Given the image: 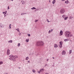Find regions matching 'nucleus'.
Returning a JSON list of instances; mask_svg holds the SVG:
<instances>
[{
	"label": "nucleus",
	"instance_id": "obj_36",
	"mask_svg": "<svg viewBox=\"0 0 74 74\" xmlns=\"http://www.w3.org/2000/svg\"><path fill=\"white\" fill-rule=\"evenodd\" d=\"M18 34L19 36H21V33H20Z\"/></svg>",
	"mask_w": 74,
	"mask_h": 74
},
{
	"label": "nucleus",
	"instance_id": "obj_10",
	"mask_svg": "<svg viewBox=\"0 0 74 74\" xmlns=\"http://www.w3.org/2000/svg\"><path fill=\"white\" fill-rule=\"evenodd\" d=\"M58 47V45L56 44H55L54 45V48H57Z\"/></svg>",
	"mask_w": 74,
	"mask_h": 74
},
{
	"label": "nucleus",
	"instance_id": "obj_47",
	"mask_svg": "<svg viewBox=\"0 0 74 74\" xmlns=\"http://www.w3.org/2000/svg\"><path fill=\"white\" fill-rule=\"evenodd\" d=\"M11 25V24H10V26Z\"/></svg>",
	"mask_w": 74,
	"mask_h": 74
},
{
	"label": "nucleus",
	"instance_id": "obj_21",
	"mask_svg": "<svg viewBox=\"0 0 74 74\" xmlns=\"http://www.w3.org/2000/svg\"><path fill=\"white\" fill-rule=\"evenodd\" d=\"M32 71L33 73H35L36 72V71H35V70L33 69Z\"/></svg>",
	"mask_w": 74,
	"mask_h": 74
},
{
	"label": "nucleus",
	"instance_id": "obj_51",
	"mask_svg": "<svg viewBox=\"0 0 74 74\" xmlns=\"http://www.w3.org/2000/svg\"><path fill=\"white\" fill-rule=\"evenodd\" d=\"M49 2L50 3L51 2V1H49Z\"/></svg>",
	"mask_w": 74,
	"mask_h": 74
},
{
	"label": "nucleus",
	"instance_id": "obj_46",
	"mask_svg": "<svg viewBox=\"0 0 74 74\" xmlns=\"http://www.w3.org/2000/svg\"><path fill=\"white\" fill-rule=\"evenodd\" d=\"M62 1H65V0H62Z\"/></svg>",
	"mask_w": 74,
	"mask_h": 74
},
{
	"label": "nucleus",
	"instance_id": "obj_55",
	"mask_svg": "<svg viewBox=\"0 0 74 74\" xmlns=\"http://www.w3.org/2000/svg\"><path fill=\"white\" fill-rule=\"evenodd\" d=\"M19 33H20V32H19Z\"/></svg>",
	"mask_w": 74,
	"mask_h": 74
},
{
	"label": "nucleus",
	"instance_id": "obj_22",
	"mask_svg": "<svg viewBox=\"0 0 74 74\" xmlns=\"http://www.w3.org/2000/svg\"><path fill=\"white\" fill-rule=\"evenodd\" d=\"M3 62H0V64H3Z\"/></svg>",
	"mask_w": 74,
	"mask_h": 74
},
{
	"label": "nucleus",
	"instance_id": "obj_25",
	"mask_svg": "<svg viewBox=\"0 0 74 74\" xmlns=\"http://www.w3.org/2000/svg\"><path fill=\"white\" fill-rule=\"evenodd\" d=\"M65 16H66L65 15H64L62 16V17L64 18H65Z\"/></svg>",
	"mask_w": 74,
	"mask_h": 74
},
{
	"label": "nucleus",
	"instance_id": "obj_1",
	"mask_svg": "<svg viewBox=\"0 0 74 74\" xmlns=\"http://www.w3.org/2000/svg\"><path fill=\"white\" fill-rule=\"evenodd\" d=\"M44 44V43L42 41L38 42L36 43L37 46H42Z\"/></svg>",
	"mask_w": 74,
	"mask_h": 74
},
{
	"label": "nucleus",
	"instance_id": "obj_28",
	"mask_svg": "<svg viewBox=\"0 0 74 74\" xmlns=\"http://www.w3.org/2000/svg\"><path fill=\"white\" fill-rule=\"evenodd\" d=\"M3 14H6V12H3Z\"/></svg>",
	"mask_w": 74,
	"mask_h": 74
},
{
	"label": "nucleus",
	"instance_id": "obj_18",
	"mask_svg": "<svg viewBox=\"0 0 74 74\" xmlns=\"http://www.w3.org/2000/svg\"><path fill=\"white\" fill-rule=\"evenodd\" d=\"M71 52H72V50H70L69 53L70 54V53H71Z\"/></svg>",
	"mask_w": 74,
	"mask_h": 74
},
{
	"label": "nucleus",
	"instance_id": "obj_44",
	"mask_svg": "<svg viewBox=\"0 0 74 74\" xmlns=\"http://www.w3.org/2000/svg\"><path fill=\"white\" fill-rule=\"evenodd\" d=\"M28 62H29V63H30V61H28Z\"/></svg>",
	"mask_w": 74,
	"mask_h": 74
},
{
	"label": "nucleus",
	"instance_id": "obj_16",
	"mask_svg": "<svg viewBox=\"0 0 74 74\" xmlns=\"http://www.w3.org/2000/svg\"><path fill=\"white\" fill-rule=\"evenodd\" d=\"M62 45H59V47H60V48H62Z\"/></svg>",
	"mask_w": 74,
	"mask_h": 74
},
{
	"label": "nucleus",
	"instance_id": "obj_43",
	"mask_svg": "<svg viewBox=\"0 0 74 74\" xmlns=\"http://www.w3.org/2000/svg\"><path fill=\"white\" fill-rule=\"evenodd\" d=\"M45 74H49V73H46Z\"/></svg>",
	"mask_w": 74,
	"mask_h": 74
},
{
	"label": "nucleus",
	"instance_id": "obj_2",
	"mask_svg": "<svg viewBox=\"0 0 74 74\" xmlns=\"http://www.w3.org/2000/svg\"><path fill=\"white\" fill-rule=\"evenodd\" d=\"M70 34V32H69V31H66L65 33V36L66 37H69V36Z\"/></svg>",
	"mask_w": 74,
	"mask_h": 74
},
{
	"label": "nucleus",
	"instance_id": "obj_39",
	"mask_svg": "<svg viewBox=\"0 0 74 74\" xmlns=\"http://www.w3.org/2000/svg\"><path fill=\"white\" fill-rule=\"evenodd\" d=\"M9 28H10V29H11V27L10 26H9Z\"/></svg>",
	"mask_w": 74,
	"mask_h": 74
},
{
	"label": "nucleus",
	"instance_id": "obj_40",
	"mask_svg": "<svg viewBox=\"0 0 74 74\" xmlns=\"http://www.w3.org/2000/svg\"><path fill=\"white\" fill-rule=\"evenodd\" d=\"M47 21L48 22H49V21H48V19L47 20Z\"/></svg>",
	"mask_w": 74,
	"mask_h": 74
},
{
	"label": "nucleus",
	"instance_id": "obj_31",
	"mask_svg": "<svg viewBox=\"0 0 74 74\" xmlns=\"http://www.w3.org/2000/svg\"><path fill=\"white\" fill-rule=\"evenodd\" d=\"M51 30H49V34L50 33H51Z\"/></svg>",
	"mask_w": 74,
	"mask_h": 74
},
{
	"label": "nucleus",
	"instance_id": "obj_52",
	"mask_svg": "<svg viewBox=\"0 0 74 74\" xmlns=\"http://www.w3.org/2000/svg\"><path fill=\"white\" fill-rule=\"evenodd\" d=\"M53 59H54V57H53Z\"/></svg>",
	"mask_w": 74,
	"mask_h": 74
},
{
	"label": "nucleus",
	"instance_id": "obj_49",
	"mask_svg": "<svg viewBox=\"0 0 74 74\" xmlns=\"http://www.w3.org/2000/svg\"><path fill=\"white\" fill-rule=\"evenodd\" d=\"M47 61H48V59L47 60Z\"/></svg>",
	"mask_w": 74,
	"mask_h": 74
},
{
	"label": "nucleus",
	"instance_id": "obj_19",
	"mask_svg": "<svg viewBox=\"0 0 74 74\" xmlns=\"http://www.w3.org/2000/svg\"><path fill=\"white\" fill-rule=\"evenodd\" d=\"M60 43L61 45H62V44H63V42H60Z\"/></svg>",
	"mask_w": 74,
	"mask_h": 74
},
{
	"label": "nucleus",
	"instance_id": "obj_57",
	"mask_svg": "<svg viewBox=\"0 0 74 74\" xmlns=\"http://www.w3.org/2000/svg\"><path fill=\"white\" fill-rule=\"evenodd\" d=\"M6 74H7V73H6Z\"/></svg>",
	"mask_w": 74,
	"mask_h": 74
},
{
	"label": "nucleus",
	"instance_id": "obj_20",
	"mask_svg": "<svg viewBox=\"0 0 74 74\" xmlns=\"http://www.w3.org/2000/svg\"><path fill=\"white\" fill-rule=\"evenodd\" d=\"M68 18V17H65L64 19V20H67V19Z\"/></svg>",
	"mask_w": 74,
	"mask_h": 74
},
{
	"label": "nucleus",
	"instance_id": "obj_34",
	"mask_svg": "<svg viewBox=\"0 0 74 74\" xmlns=\"http://www.w3.org/2000/svg\"><path fill=\"white\" fill-rule=\"evenodd\" d=\"M28 36H29V37H30V34H28Z\"/></svg>",
	"mask_w": 74,
	"mask_h": 74
},
{
	"label": "nucleus",
	"instance_id": "obj_38",
	"mask_svg": "<svg viewBox=\"0 0 74 74\" xmlns=\"http://www.w3.org/2000/svg\"><path fill=\"white\" fill-rule=\"evenodd\" d=\"M64 41H67L66 40V39H65L64 40Z\"/></svg>",
	"mask_w": 74,
	"mask_h": 74
},
{
	"label": "nucleus",
	"instance_id": "obj_13",
	"mask_svg": "<svg viewBox=\"0 0 74 74\" xmlns=\"http://www.w3.org/2000/svg\"><path fill=\"white\" fill-rule=\"evenodd\" d=\"M55 0H53L52 2L53 4H54V3H55Z\"/></svg>",
	"mask_w": 74,
	"mask_h": 74
},
{
	"label": "nucleus",
	"instance_id": "obj_8",
	"mask_svg": "<svg viewBox=\"0 0 74 74\" xmlns=\"http://www.w3.org/2000/svg\"><path fill=\"white\" fill-rule=\"evenodd\" d=\"M63 34V31L61 30L60 32V36H62Z\"/></svg>",
	"mask_w": 74,
	"mask_h": 74
},
{
	"label": "nucleus",
	"instance_id": "obj_9",
	"mask_svg": "<svg viewBox=\"0 0 74 74\" xmlns=\"http://www.w3.org/2000/svg\"><path fill=\"white\" fill-rule=\"evenodd\" d=\"M43 71H44V69H42L40 70V72H38V73H40V72H42Z\"/></svg>",
	"mask_w": 74,
	"mask_h": 74
},
{
	"label": "nucleus",
	"instance_id": "obj_17",
	"mask_svg": "<svg viewBox=\"0 0 74 74\" xmlns=\"http://www.w3.org/2000/svg\"><path fill=\"white\" fill-rule=\"evenodd\" d=\"M31 10H34V9H36L35 7H33L32 8H31Z\"/></svg>",
	"mask_w": 74,
	"mask_h": 74
},
{
	"label": "nucleus",
	"instance_id": "obj_5",
	"mask_svg": "<svg viewBox=\"0 0 74 74\" xmlns=\"http://www.w3.org/2000/svg\"><path fill=\"white\" fill-rule=\"evenodd\" d=\"M10 57H12V58H18V56H14L12 55H10Z\"/></svg>",
	"mask_w": 74,
	"mask_h": 74
},
{
	"label": "nucleus",
	"instance_id": "obj_54",
	"mask_svg": "<svg viewBox=\"0 0 74 74\" xmlns=\"http://www.w3.org/2000/svg\"><path fill=\"white\" fill-rule=\"evenodd\" d=\"M20 68H19V69H20Z\"/></svg>",
	"mask_w": 74,
	"mask_h": 74
},
{
	"label": "nucleus",
	"instance_id": "obj_24",
	"mask_svg": "<svg viewBox=\"0 0 74 74\" xmlns=\"http://www.w3.org/2000/svg\"><path fill=\"white\" fill-rule=\"evenodd\" d=\"M28 59H29V57H27L26 58V60H28Z\"/></svg>",
	"mask_w": 74,
	"mask_h": 74
},
{
	"label": "nucleus",
	"instance_id": "obj_42",
	"mask_svg": "<svg viewBox=\"0 0 74 74\" xmlns=\"http://www.w3.org/2000/svg\"><path fill=\"white\" fill-rule=\"evenodd\" d=\"M72 18V17H70V19H71Z\"/></svg>",
	"mask_w": 74,
	"mask_h": 74
},
{
	"label": "nucleus",
	"instance_id": "obj_53",
	"mask_svg": "<svg viewBox=\"0 0 74 74\" xmlns=\"http://www.w3.org/2000/svg\"><path fill=\"white\" fill-rule=\"evenodd\" d=\"M12 0V1H13V0Z\"/></svg>",
	"mask_w": 74,
	"mask_h": 74
},
{
	"label": "nucleus",
	"instance_id": "obj_30",
	"mask_svg": "<svg viewBox=\"0 0 74 74\" xmlns=\"http://www.w3.org/2000/svg\"><path fill=\"white\" fill-rule=\"evenodd\" d=\"M24 14H26V13H22L21 14V15H23Z\"/></svg>",
	"mask_w": 74,
	"mask_h": 74
},
{
	"label": "nucleus",
	"instance_id": "obj_33",
	"mask_svg": "<svg viewBox=\"0 0 74 74\" xmlns=\"http://www.w3.org/2000/svg\"><path fill=\"white\" fill-rule=\"evenodd\" d=\"M38 21V20H36L35 21V22H37V21Z\"/></svg>",
	"mask_w": 74,
	"mask_h": 74
},
{
	"label": "nucleus",
	"instance_id": "obj_56",
	"mask_svg": "<svg viewBox=\"0 0 74 74\" xmlns=\"http://www.w3.org/2000/svg\"><path fill=\"white\" fill-rule=\"evenodd\" d=\"M6 12H7V11H6Z\"/></svg>",
	"mask_w": 74,
	"mask_h": 74
},
{
	"label": "nucleus",
	"instance_id": "obj_14",
	"mask_svg": "<svg viewBox=\"0 0 74 74\" xmlns=\"http://www.w3.org/2000/svg\"><path fill=\"white\" fill-rule=\"evenodd\" d=\"M8 42H11V43H12V40H10L8 41Z\"/></svg>",
	"mask_w": 74,
	"mask_h": 74
},
{
	"label": "nucleus",
	"instance_id": "obj_15",
	"mask_svg": "<svg viewBox=\"0 0 74 74\" xmlns=\"http://www.w3.org/2000/svg\"><path fill=\"white\" fill-rule=\"evenodd\" d=\"M21 2L23 4H25V2H24L23 1H22Z\"/></svg>",
	"mask_w": 74,
	"mask_h": 74
},
{
	"label": "nucleus",
	"instance_id": "obj_11",
	"mask_svg": "<svg viewBox=\"0 0 74 74\" xmlns=\"http://www.w3.org/2000/svg\"><path fill=\"white\" fill-rule=\"evenodd\" d=\"M0 26L1 27H4V25H2V24H0Z\"/></svg>",
	"mask_w": 74,
	"mask_h": 74
},
{
	"label": "nucleus",
	"instance_id": "obj_4",
	"mask_svg": "<svg viewBox=\"0 0 74 74\" xmlns=\"http://www.w3.org/2000/svg\"><path fill=\"white\" fill-rule=\"evenodd\" d=\"M60 13L61 14H63V13H64V12H65V10H64V9H61L60 10Z\"/></svg>",
	"mask_w": 74,
	"mask_h": 74
},
{
	"label": "nucleus",
	"instance_id": "obj_27",
	"mask_svg": "<svg viewBox=\"0 0 74 74\" xmlns=\"http://www.w3.org/2000/svg\"><path fill=\"white\" fill-rule=\"evenodd\" d=\"M16 30H17V32H19V29L18 28L17 29H16Z\"/></svg>",
	"mask_w": 74,
	"mask_h": 74
},
{
	"label": "nucleus",
	"instance_id": "obj_50",
	"mask_svg": "<svg viewBox=\"0 0 74 74\" xmlns=\"http://www.w3.org/2000/svg\"><path fill=\"white\" fill-rule=\"evenodd\" d=\"M5 17V15H4Z\"/></svg>",
	"mask_w": 74,
	"mask_h": 74
},
{
	"label": "nucleus",
	"instance_id": "obj_3",
	"mask_svg": "<svg viewBox=\"0 0 74 74\" xmlns=\"http://www.w3.org/2000/svg\"><path fill=\"white\" fill-rule=\"evenodd\" d=\"M9 59L11 60H13V62H15V61H16L15 59L14 58H13L12 57H10V58Z\"/></svg>",
	"mask_w": 74,
	"mask_h": 74
},
{
	"label": "nucleus",
	"instance_id": "obj_26",
	"mask_svg": "<svg viewBox=\"0 0 74 74\" xmlns=\"http://www.w3.org/2000/svg\"><path fill=\"white\" fill-rule=\"evenodd\" d=\"M69 37H72L73 35L71 34H69Z\"/></svg>",
	"mask_w": 74,
	"mask_h": 74
},
{
	"label": "nucleus",
	"instance_id": "obj_32",
	"mask_svg": "<svg viewBox=\"0 0 74 74\" xmlns=\"http://www.w3.org/2000/svg\"><path fill=\"white\" fill-rule=\"evenodd\" d=\"M66 41H69V39H66Z\"/></svg>",
	"mask_w": 74,
	"mask_h": 74
},
{
	"label": "nucleus",
	"instance_id": "obj_6",
	"mask_svg": "<svg viewBox=\"0 0 74 74\" xmlns=\"http://www.w3.org/2000/svg\"><path fill=\"white\" fill-rule=\"evenodd\" d=\"M66 53L65 52V51L63 50L62 52V55H64L66 54Z\"/></svg>",
	"mask_w": 74,
	"mask_h": 74
},
{
	"label": "nucleus",
	"instance_id": "obj_29",
	"mask_svg": "<svg viewBox=\"0 0 74 74\" xmlns=\"http://www.w3.org/2000/svg\"><path fill=\"white\" fill-rule=\"evenodd\" d=\"M26 41L27 42H29V39H26Z\"/></svg>",
	"mask_w": 74,
	"mask_h": 74
},
{
	"label": "nucleus",
	"instance_id": "obj_41",
	"mask_svg": "<svg viewBox=\"0 0 74 74\" xmlns=\"http://www.w3.org/2000/svg\"><path fill=\"white\" fill-rule=\"evenodd\" d=\"M51 32H52V31H53V29H51Z\"/></svg>",
	"mask_w": 74,
	"mask_h": 74
},
{
	"label": "nucleus",
	"instance_id": "obj_35",
	"mask_svg": "<svg viewBox=\"0 0 74 74\" xmlns=\"http://www.w3.org/2000/svg\"><path fill=\"white\" fill-rule=\"evenodd\" d=\"M36 10V11H38V10H39V9H37Z\"/></svg>",
	"mask_w": 74,
	"mask_h": 74
},
{
	"label": "nucleus",
	"instance_id": "obj_45",
	"mask_svg": "<svg viewBox=\"0 0 74 74\" xmlns=\"http://www.w3.org/2000/svg\"><path fill=\"white\" fill-rule=\"evenodd\" d=\"M47 66V64H46L45 65V66Z\"/></svg>",
	"mask_w": 74,
	"mask_h": 74
},
{
	"label": "nucleus",
	"instance_id": "obj_12",
	"mask_svg": "<svg viewBox=\"0 0 74 74\" xmlns=\"http://www.w3.org/2000/svg\"><path fill=\"white\" fill-rule=\"evenodd\" d=\"M65 3L66 4H68L69 3V2L68 1H65Z\"/></svg>",
	"mask_w": 74,
	"mask_h": 74
},
{
	"label": "nucleus",
	"instance_id": "obj_37",
	"mask_svg": "<svg viewBox=\"0 0 74 74\" xmlns=\"http://www.w3.org/2000/svg\"><path fill=\"white\" fill-rule=\"evenodd\" d=\"M9 9H10V8L9 7V6H8V10H9Z\"/></svg>",
	"mask_w": 74,
	"mask_h": 74
},
{
	"label": "nucleus",
	"instance_id": "obj_23",
	"mask_svg": "<svg viewBox=\"0 0 74 74\" xmlns=\"http://www.w3.org/2000/svg\"><path fill=\"white\" fill-rule=\"evenodd\" d=\"M21 45V44L20 43H18V46L19 47Z\"/></svg>",
	"mask_w": 74,
	"mask_h": 74
},
{
	"label": "nucleus",
	"instance_id": "obj_48",
	"mask_svg": "<svg viewBox=\"0 0 74 74\" xmlns=\"http://www.w3.org/2000/svg\"><path fill=\"white\" fill-rule=\"evenodd\" d=\"M70 41H72V40H70Z\"/></svg>",
	"mask_w": 74,
	"mask_h": 74
},
{
	"label": "nucleus",
	"instance_id": "obj_7",
	"mask_svg": "<svg viewBox=\"0 0 74 74\" xmlns=\"http://www.w3.org/2000/svg\"><path fill=\"white\" fill-rule=\"evenodd\" d=\"M10 50H9V49H8L7 50V54L9 55H10Z\"/></svg>",
	"mask_w": 74,
	"mask_h": 74
}]
</instances>
